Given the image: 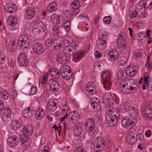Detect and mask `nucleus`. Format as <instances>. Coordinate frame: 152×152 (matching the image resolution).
<instances>
[{"label": "nucleus", "mask_w": 152, "mask_h": 152, "mask_svg": "<svg viewBox=\"0 0 152 152\" xmlns=\"http://www.w3.org/2000/svg\"><path fill=\"white\" fill-rule=\"evenodd\" d=\"M131 110L136 115H137L138 114V112L137 110L135 107H131Z\"/></svg>", "instance_id": "55"}, {"label": "nucleus", "mask_w": 152, "mask_h": 152, "mask_svg": "<svg viewBox=\"0 0 152 152\" xmlns=\"http://www.w3.org/2000/svg\"><path fill=\"white\" fill-rule=\"evenodd\" d=\"M78 123H76L74 127V134L77 136L80 135L81 134L82 131L81 127L78 126Z\"/></svg>", "instance_id": "38"}, {"label": "nucleus", "mask_w": 152, "mask_h": 152, "mask_svg": "<svg viewBox=\"0 0 152 152\" xmlns=\"http://www.w3.org/2000/svg\"><path fill=\"white\" fill-rule=\"evenodd\" d=\"M31 90L30 94L31 95L34 94L36 93L37 91V87L35 86L31 87Z\"/></svg>", "instance_id": "53"}, {"label": "nucleus", "mask_w": 152, "mask_h": 152, "mask_svg": "<svg viewBox=\"0 0 152 152\" xmlns=\"http://www.w3.org/2000/svg\"><path fill=\"white\" fill-rule=\"evenodd\" d=\"M4 105L3 101L0 100V112H2V110L4 109Z\"/></svg>", "instance_id": "60"}, {"label": "nucleus", "mask_w": 152, "mask_h": 152, "mask_svg": "<svg viewBox=\"0 0 152 152\" xmlns=\"http://www.w3.org/2000/svg\"><path fill=\"white\" fill-rule=\"evenodd\" d=\"M46 28V27L44 23L42 22L37 23L34 26V29L35 31L38 33L43 32Z\"/></svg>", "instance_id": "12"}, {"label": "nucleus", "mask_w": 152, "mask_h": 152, "mask_svg": "<svg viewBox=\"0 0 152 152\" xmlns=\"http://www.w3.org/2000/svg\"><path fill=\"white\" fill-rule=\"evenodd\" d=\"M23 131L24 133L27 134L29 136L32 134L33 129L32 126L29 124L24 127Z\"/></svg>", "instance_id": "31"}, {"label": "nucleus", "mask_w": 152, "mask_h": 152, "mask_svg": "<svg viewBox=\"0 0 152 152\" xmlns=\"http://www.w3.org/2000/svg\"><path fill=\"white\" fill-rule=\"evenodd\" d=\"M70 69V68L67 65H63L61 66L60 69V73L61 75H63L64 73L66 72L68 70Z\"/></svg>", "instance_id": "42"}, {"label": "nucleus", "mask_w": 152, "mask_h": 152, "mask_svg": "<svg viewBox=\"0 0 152 152\" xmlns=\"http://www.w3.org/2000/svg\"><path fill=\"white\" fill-rule=\"evenodd\" d=\"M108 55L110 58L113 60L117 59L119 56L118 51L114 49L110 50L109 52Z\"/></svg>", "instance_id": "27"}, {"label": "nucleus", "mask_w": 152, "mask_h": 152, "mask_svg": "<svg viewBox=\"0 0 152 152\" xmlns=\"http://www.w3.org/2000/svg\"><path fill=\"white\" fill-rule=\"evenodd\" d=\"M18 62L20 66H26L28 62L26 55L22 53L20 54L18 58Z\"/></svg>", "instance_id": "10"}, {"label": "nucleus", "mask_w": 152, "mask_h": 152, "mask_svg": "<svg viewBox=\"0 0 152 152\" xmlns=\"http://www.w3.org/2000/svg\"><path fill=\"white\" fill-rule=\"evenodd\" d=\"M101 77L104 87L106 90H109L110 89L112 84L110 80L111 78L110 73L108 71H104L102 72Z\"/></svg>", "instance_id": "5"}, {"label": "nucleus", "mask_w": 152, "mask_h": 152, "mask_svg": "<svg viewBox=\"0 0 152 152\" xmlns=\"http://www.w3.org/2000/svg\"><path fill=\"white\" fill-rule=\"evenodd\" d=\"M137 136L136 134L133 132H130L127 134L126 140L127 142L131 144L135 143L137 140Z\"/></svg>", "instance_id": "15"}, {"label": "nucleus", "mask_w": 152, "mask_h": 152, "mask_svg": "<svg viewBox=\"0 0 152 152\" xmlns=\"http://www.w3.org/2000/svg\"><path fill=\"white\" fill-rule=\"evenodd\" d=\"M47 108L50 111H54L56 108V103L54 102L50 101L47 104Z\"/></svg>", "instance_id": "35"}, {"label": "nucleus", "mask_w": 152, "mask_h": 152, "mask_svg": "<svg viewBox=\"0 0 152 152\" xmlns=\"http://www.w3.org/2000/svg\"><path fill=\"white\" fill-rule=\"evenodd\" d=\"M126 34L125 33L120 34L117 40L118 47L119 49H124L126 47Z\"/></svg>", "instance_id": "7"}, {"label": "nucleus", "mask_w": 152, "mask_h": 152, "mask_svg": "<svg viewBox=\"0 0 152 152\" xmlns=\"http://www.w3.org/2000/svg\"><path fill=\"white\" fill-rule=\"evenodd\" d=\"M7 140V142L10 146L14 147L18 144L19 139L17 136H13L8 137Z\"/></svg>", "instance_id": "13"}, {"label": "nucleus", "mask_w": 152, "mask_h": 152, "mask_svg": "<svg viewBox=\"0 0 152 152\" xmlns=\"http://www.w3.org/2000/svg\"><path fill=\"white\" fill-rule=\"evenodd\" d=\"M145 33H140L137 36L138 37L140 38L141 39H142L144 37H145L146 36L145 35Z\"/></svg>", "instance_id": "58"}, {"label": "nucleus", "mask_w": 152, "mask_h": 152, "mask_svg": "<svg viewBox=\"0 0 152 152\" xmlns=\"http://www.w3.org/2000/svg\"><path fill=\"white\" fill-rule=\"evenodd\" d=\"M30 42L28 37L25 35H22L18 38L17 44L15 40L10 41L8 44V48L12 52L16 51L17 45L23 48H26L29 46Z\"/></svg>", "instance_id": "1"}, {"label": "nucleus", "mask_w": 152, "mask_h": 152, "mask_svg": "<svg viewBox=\"0 0 152 152\" xmlns=\"http://www.w3.org/2000/svg\"><path fill=\"white\" fill-rule=\"evenodd\" d=\"M36 10H37V8L35 7H29L28 10L26 12L27 14L26 17L30 19L33 18L35 15Z\"/></svg>", "instance_id": "20"}, {"label": "nucleus", "mask_w": 152, "mask_h": 152, "mask_svg": "<svg viewBox=\"0 0 152 152\" xmlns=\"http://www.w3.org/2000/svg\"><path fill=\"white\" fill-rule=\"evenodd\" d=\"M57 8V4L55 2L50 3L48 7V10L50 12L55 11L56 10Z\"/></svg>", "instance_id": "36"}, {"label": "nucleus", "mask_w": 152, "mask_h": 152, "mask_svg": "<svg viewBox=\"0 0 152 152\" xmlns=\"http://www.w3.org/2000/svg\"><path fill=\"white\" fill-rule=\"evenodd\" d=\"M17 7L15 4L12 3L7 4L4 9L7 12L10 13L15 12L17 10Z\"/></svg>", "instance_id": "17"}, {"label": "nucleus", "mask_w": 152, "mask_h": 152, "mask_svg": "<svg viewBox=\"0 0 152 152\" xmlns=\"http://www.w3.org/2000/svg\"><path fill=\"white\" fill-rule=\"evenodd\" d=\"M83 56V53H82L75 52L73 55V61L75 62L79 61Z\"/></svg>", "instance_id": "34"}, {"label": "nucleus", "mask_w": 152, "mask_h": 152, "mask_svg": "<svg viewBox=\"0 0 152 152\" xmlns=\"http://www.w3.org/2000/svg\"><path fill=\"white\" fill-rule=\"evenodd\" d=\"M34 112L32 110H31L29 108L24 109L23 112V116L26 118H31Z\"/></svg>", "instance_id": "19"}, {"label": "nucleus", "mask_w": 152, "mask_h": 152, "mask_svg": "<svg viewBox=\"0 0 152 152\" xmlns=\"http://www.w3.org/2000/svg\"><path fill=\"white\" fill-rule=\"evenodd\" d=\"M102 102L106 104H107L109 102V99L106 96H104L103 97Z\"/></svg>", "instance_id": "51"}, {"label": "nucleus", "mask_w": 152, "mask_h": 152, "mask_svg": "<svg viewBox=\"0 0 152 152\" xmlns=\"http://www.w3.org/2000/svg\"><path fill=\"white\" fill-rule=\"evenodd\" d=\"M97 47L101 49H104L106 47L107 42H104L98 40L96 43Z\"/></svg>", "instance_id": "44"}, {"label": "nucleus", "mask_w": 152, "mask_h": 152, "mask_svg": "<svg viewBox=\"0 0 152 152\" xmlns=\"http://www.w3.org/2000/svg\"><path fill=\"white\" fill-rule=\"evenodd\" d=\"M99 119L97 117L94 118L88 119L86 123V125L87 127V130L89 134L92 137L95 136L97 135V132L95 129L94 125L95 121L99 122Z\"/></svg>", "instance_id": "4"}, {"label": "nucleus", "mask_w": 152, "mask_h": 152, "mask_svg": "<svg viewBox=\"0 0 152 152\" xmlns=\"http://www.w3.org/2000/svg\"><path fill=\"white\" fill-rule=\"evenodd\" d=\"M68 108V107L67 105L64 104L63 105L61 110L63 112H65L66 111H67Z\"/></svg>", "instance_id": "59"}, {"label": "nucleus", "mask_w": 152, "mask_h": 152, "mask_svg": "<svg viewBox=\"0 0 152 152\" xmlns=\"http://www.w3.org/2000/svg\"><path fill=\"white\" fill-rule=\"evenodd\" d=\"M80 5V3L78 0H74L71 4V6L72 8L79 9Z\"/></svg>", "instance_id": "45"}, {"label": "nucleus", "mask_w": 152, "mask_h": 152, "mask_svg": "<svg viewBox=\"0 0 152 152\" xmlns=\"http://www.w3.org/2000/svg\"><path fill=\"white\" fill-rule=\"evenodd\" d=\"M49 84L50 89L53 91H56L59 88L58 83L53 79L49 80Z\"/></svg>", "instance_id": "18"}, {"label": "nucleus", "mask_w": 152, "mask_h": 152, "mask_svg": "<svg viewBox=\"0 0 152 152\" xmlns=\"http://www.w3.org/2000/svg\"><path fill=\"white\" fill-rule=\"evenodd\" d=\"M59 32H60L58 30V28L56 26H54L53 29V34L57 36Z\"/></svg>", "instance_id": "52"}, {"label": "nucleus", "mask_w": 152, "mask_h": 152, "mask_svg": "<svg viewBox=\"0 0 152 152\" xmlns=\"http://www.w3.org/2000/svg\"><path fill=\"white\" fill-rule=\"evenodd\" d=\"M135 67L134 66H128L126 70L127 75L130 76H132L136 73V71L135 70Z\"/></svg>", "instance_id": "25"}, {"label": "nucleus", "mask_w": 152, "mask_h": 152, "mask_svg": "<svg viewBox=\"0 0 152 152\" xmlns=\"http://www.w3.org/2000/svg\"><path fill=\"white\" fill-rule=\"evenodd\" d=\"M148 88L150 91H152V81H149L148 85Z\"/></svg>", "instance_id": "61"}, {"label": "nucleus", "mask_w": 152, "mask_h": 152, "mask_svg": "<svg viewBox=\"0 0 152 152\" xmlns=\"http://www.w3.org/2000/svg\"><path fill=\"white\" fill-rule=\"evenodd\" d=\"M111 18L110 16H106L104 18V22L107 24H109L111 22Z\"/></svg>", "instance_id": "48"}, {"label": "nucleus", "mask_w": 152, "mask_h": 152, "mask_svg": "<svg viewBox=\"0 0 152 152\" xmlns=\"http://www.w3.org/2000/svg\"><path fill=\"white\" fill-rule=\"evenodd\" d=\"M127 61V58L125 56L121 57L119 59V62L121 65H122L126 63Z\"/></svg>", "instance_id": "47"}, {"label": "nucleus", "mask_w": 152, "mask_h": 152, "mask_svg": "<svg viewBox=\"0 0 152 152\" xmlns=\"http://www.w3.org/2000/svg\"><path fill=\"white\" fill-rule=\"evenodd\" d=\"M132 80H128L124 82L125 84H121L120 90L124 93L128 94L129 93L130 90L136 91L137 87L136 84L132 83Z\"/></svg>", "instance_id": "3"}, {"label": "nucleus", "mask_w": 152, "mask_h": 152, "mask_svg": "<svg viewBox=\"0 0 152 152\" xmlns=\"http://www.w3.org/2000/svg\"><path fill=\"white\" fill-rule=\"evenodd\" d=\"M32 49L35 53L39 55L42 54L43 52L42 45L39 43H34L32 46Z\"/></svg>", "instance_id": "16"}, {"label": "nucleus", "mask_w": 152, "mask_h": 152, "mask_svg": "<svg viewBox=\"0 0 152 152\" xmlns=\"http://www.w3.org/2000/svg\"><path fill=\"white\" fill-rule=\"evenodd\" d=\"M78 18L81 19H83L84 20L87 21L88 20V18L87 16L84 15H80L78 16Z\"/></svg>", "instance_id": "63"}, {"label": "nucleus", "mask_w": 152, "mask_h": 152, "mask_svg": "<svg viewBox=\"0 0 152 152\" xmlns=\"http://www.w3.org/2000/svg\"><path fill=\"white\" fill-rule=\"evenodd\" d=\"M80 11V10L79 9L73 8L72 10V12L71 13L72 16H74L77 15Z\"/></svg>", "instance_id": "49"}, {"label": "nucleus", "mask_w": 152, "mask_h": 152, "mask_svg": "<svg viewBox=\"0 0 152 152\" xmlns=\"http://www.w3.org/2000/svg\"><path fill=\"white\" fill-rule=\"evenodd\" d=\"M69 116L70 118L69 120L72 123H75L79 121L80 116L77 111H74L70 112L69 114Z\"/></svg>", "instance_id": "11"}, {"label": "nucleus", "mask_w": 152, "mask_h": 152, "mask_svg": "<svg viewBox=\"0 0 152 152\" xmlns=\"http://www.w3.org/2000/svg\"><path fill=\"white\" fill-rule=\"evenodd\" d=\"M150 56H148L147 58L146 64V66L147 68H150Z\"/></svg>", "instance_id": "56"}, {"label": "nucleus", "mask_w": 152, "mask_h": 152, "mask_svg": "<svg viewBox=\"0 0 152 152\" xmlns=\"http://www.w3.org/2000/svg\"><path fill=\"white\" fill-rule=\"evenodd\" d=\"M108 111L106 112L105 119L106 123L111 126H114L117 124L120 114V110L115 109L109 107Z\"/></svg>", "instance_id": "2"}, {"label": "nucleus", "mask_w": 152, "mask_h": 152, "mask_svg": "<svg viewBox=\"0 0 152 152\" xmlns=\"http://www.w3.org/2000/svg\"><path fill=\"white\" fill-rule=\"evenodd\" d=\"M86 90L91 94H93L95 92V89L93 86V83L91 82L86 84Z\"/></svg>", "instance_id": "26"}, {"label": "nucleus", "mask_w": 152, "mask_h": 152, "mask_svg": "<svg viewBox=\"0 0 152 152\" xmlns=\"http://www.w3.org/2000/svg\"><path fill=\"white\" fill-rule=\"evenodd\" d=\"M102 31L104 32V30L103 29H101L99 33V41L106 42L107 37L104 34H103Z\"/></svg>", "instance_id": "37"}, {"label": "nucleus", "mask_w": 152, "mask_h": 152, "mask_svg": "<svg viewBox=\"0 0 152 152\" xmlns=\"http://www.w3.org/2000/svg\"><path fill=\"white\" fill-rule=\"evenodd\" d=\"M142 114L145 117L144 118L147 117L152 118V110L147 106L145 110L142 112Z\"/></svg>", "instance_id": "29"}, {"label": "nucleus", "mask_w": 152, "mask_h": 152, "mask_svg": "<svg viewBox=\"0 0 152 152\" xmlns=\"http://www.w3.org/2000/svg\"><path fill=\"white\" fill-rule=\"evenodd\" d=\"M125 71L124 69H122L118 72L117 75L118 79L122 80L126 78L127 74Z\"/></svg>", "instance_id": "23"}, {"label": "nucleus", "mask_w": 152, "mask_h": 152, "mask_svg": "<svg viewBox=\"0 0 152 152\" xmlns=\"http://www.w3.org/2000/svg\"><path fill=\"white\" fill-rule=\"evenodd\" d=\"M31 141H28L26 142H25L24 143L25 144L24 145V148L27 149H28L31 146Z\"/></svg>", "instance_id": "54"}, {"label": "nucleus", "mask_w": 152, "mask_h": 152, "mask_svg": "<svg viewBox=\"0 0 152 152\" xmlns=\"http://www.w3.org/2000/svg\"><path fill=\"white\" fill-rule=\"evenodd\" d=\"M57 39L54 40H53L51 39H47L45 41V45L46 46L48 47L53 46L54 49L57 50L56 49V46L57 45V44L55 43V41Z\"/></svg>", "instance_id": "21"}, {"label": "nucleus", "mask_w": 152, "mask_h": 152, "mask_svg": "<svg viewBox=\"0 0 152 152\" xmlns=\"http://www.w3.org/2000/svg\"><path fill=\"white\" fill-rule=\"evenodd\" d=\"M20 139L22 144H24L25 142H26L28 141H31V139L28 137L27 135L24 134H22L20 135Z\"/></svg>", "instance_id": "41"}, {"label": "nucleus", "mask_w": 152, "mask_h": 152, "mask_svg": "<svg viewBox=\"0 0 152 152\" xmlns=\"http://www.w3.org/2000/svg\"><path fill=\"white\" fill-rule=\"evenodd\" d=\"M137 123L136 119H134L132 121L131 119H129L128 117L123 118L121 121L122 125L126 128L129 127H132L134 126Z\"/></svg>", "instance_id": "6"}, {"label": "nucleus", "mask_w": 152, "mask_h": 152, "mask_svg": "<svg viewBox=\"0 0 152 152\" xmlns=\"http://www.w3.org/2000/svg\"><path fill=\"white\" fill-rule=\"evenodd\" d=\"M11 128L14 130H17L21 126V123L16 121H12L10 125Z\"/></svg>", "instance_id": "33"}, {"label": "nucleus", "mask_w": 152, "mask_h": 152, "mask_svg": "<svg viewBox=\"0 0 152 152\" xmlns=\"http://www.w3.org/2000/svg\"><path fill=\"white\" fill-rule=\"evenodd\" d=\"M48 75L49 73H47L44 76L42 80V84H44L48 80Z\"/></svg>", "instance_id": "50"}, {"label": "nucleus", "mask_w": 152, "mask_h": 152, "mask_svg": "<svg viewBox=\"0 0 152 152\" xmlns=\"http://www.w3.org/2000/svg\"><path fill=\"white\" fill-rule=\"evenodd\" d=\"M70 22L67 21L65 22L63 24V27L67 32L69 31L70 29Z\"/></svg>", "instance_id": "46"}, {"label": "nucleus", "mask_w": 152, "mask_h": 152, "mask_svg": "<svg viewBox=\"0 0 152 152\" xmlns=\"http://www.w3.org/2000/svg\"><path fill=\"white\" fill-rule=\"evenodd\" d=\"M70 59V56L69 54L63 53L57 55L56 60L60 63L65 64L69 62Z\"/></svg>", "instance_id": "9"}, {"label": "nucleus", "mask_w": 152, "mask_h": 152, "mask_svg": "<svg viewBox=\"0 0 152 152\" xmlns=\"http://www.w3.org/2000/svg\"><path fill=\"white\" fill-rule=\"evenodd\" d=\"M138 13L136 10L134 11H133L132 12V14H131L129 15V16L131 18H133L136 17V15Z\"/></svg>", "instance_id": "57"}, {"label": "nucleus", "mask_w": 152, "mask_h": 152, "mask_svg": "<svg viewBox=\"0 0 152 152\" xmlns=\"http://www.w3.org/2000/svg\"><path fill=\"white\" fill-rule=\"evenodd\" d=\"M91 105L94 109L96 108L99 106L100 103V100L96 97L91 98L90 100Z\"/></svg>", "instance_id": "24"}, {"label": "nucleus", "mask_w": 152, "mask_h": 152, "mask_svg": "<svg viewBox=\"0 0 152 152\" xmlns=\"http://www.w3.org/2000/svg\"><path fill=\"white\" fill-rule=\"evenodd\" d=\"M94 54L95 57L97 58H100L102 56V54L98 51H96Z\"/></svg>", "instance_id": "62"}, {"label": "nucleus", "mask_w": 152, "mask_h": 152, "mask_svg": "<svg viewBox=\"0 0 152 152\" xmlns=\"http://www.w3.org/2000/svg\"><path fill=\"white\" fill-rule=\"evenodd\" d=\"M45 116V111L43 109L41 108H38L36 111L35 117L37 120H39Z\"/></svg>", "instance_id": "22"}, {"label": "nucleus", "mask_w": 152, "mask_h": 152, "mask_svg": "<svg viewBox=\"0 0 152 152\" xmlns=\"http://www.w3.org/2000/svg\"><path fill=\"white\" fill-rule=\"evenodd\" d=\"M17 22L16 17L13 16L9 17L7 21L8 24L11 26H15L17 23Z\"/></svg>", "instance_id": "30"}, {"label": "nucleus", "mask_w": 152, "mask_h": 152, "mask_svg": "<svg viewBox=\"0 0 152 152\" xmlns=\"http://www.w3.org/2000/svg\"><path fill=\"white\" fill-rule=\"evenodd\" d=\"M60 18L59 15L57 14H54L51 16V20L53 23L56 24L60 22Z\"/></svg>", "instance_id": "40"}, {"label": "nucleus", "mask_w": 152, "mask_h": 152, "mask_svg": "<svg viewBox=\"0 0 152 152\" xmlns=\"http://www.w3.org/2000/svg\"><path fill=\"white\" fill-rule=\"evenodd\" d=\"M94 137L93 139V143L95 146L97 148H99L104 146L103 140L98 136Z\"/></svg>", "instance_id": "14"}, {"label": "nucleus", "mask_w": 152, "mask_h": 152, "mask_svg": "<svg viewBox=\"0 0 152 152\" xmlns=\"http://www.w3.org/2000/svg\"><path fill=\"white\" fill-rule=\"evenodd\" d=\"M75 152H84V150L82 149L81 147H78L75 150Z\"/></svg>", "instance_id": "64"}, {"label": "nucleus", "mask_w": 152, "mask_h": 152, "mask_svg": "<svg viewBox=\"0 0 152 152\" xmlns=\"http://www.w3.org/2000/svg\"><path fill=\"white\" fill-rule=\"evenodd\" d=\"M55 44H57L56 49L58 50L60 48H62L65 46L67 48L70 44H71L69 40L62 38H58L56 41Z\"/></svg>", "instance_id": "8"}, {"label": "nucleus", "mask_w": 152, "mask_h": 152, "mask_svg": "<svg viewBox=\"0 0 152 152\" xmlns=\"http://www.w3.org/2000/svg\"><path fill=\"white\" fill-rule=\"evenodd\" d=\"M50 74L52 77L55 79L58 78L60 76V72L56 68H53L51 69Z\"/></svg>", "instance_id": "32"}, {"label": "nucleus", "mask_w": 152, "mask_h": 152, "mask_svg": "<svg viewBox=\"0 0 152 152\" xmlns=\"http://www.w3.org/2000/svg\"><path fill=\"white\" fill-rule=\"evenodd\" d=\"M72 72L70 69L68 70L66 72L64 73V75H61L64 80H67L70 79L72 77Z\"/></svg>", "instance_id": "39"}, {"label": "nucleus", "mask_w": 152, "mask_h": 152, "mask_svg": "<svg viewBox=\"0 0 152 152\" xmlns=\"http://www.w3.org/2000/svg\"><path fill=\"white\" fill-rule=\"evenodd\" d=\"M73 43L70 44V45L68 46V47L66 48L69 53H73L76 49V45L74 43L73 45Z\"/></svg>", "instance_id": "43"}, {"label": "nucleus", "mask_w": 152, "mask_h": 152, "mask_svg": "<svg viewBox=\"0 0 152 152\" xmlns=\"http://www.w3.org/2000/svg\"><path fill=\"white\" fill-rule=\"evenodd\" d=\"M4 111L2 114L3 118L7 119V118L10 117L12 114V111L10 108H5L4 109Z\"/></svg>", "instance_id": "28"}]
</instances>
